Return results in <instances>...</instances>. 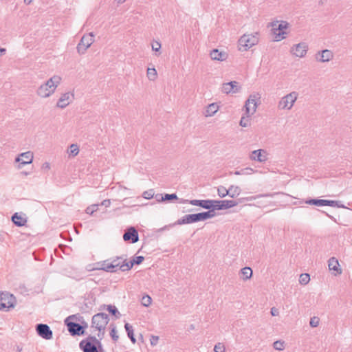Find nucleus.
Here are the masks:
<instances>
[{
	"label": "nucleus",
	"mask_w": 352,
	"mask_h": 352,
	"mask_svg": "<svg viewBox=\"0 0 352 352\" xmlns=\"http://www.w3.org/2000/svg\"><path fill=\"white\" fill-rule=\"evenodd\" d=\"M333 57V52L329 50H323L319 51L316 54V59L318 62L324 63L331 60Z\"/></svg>",
	"instance_id": "21"
},
{
	"label": "nucleus",
	"mask_w": 352,
	"mask_h": 352,
	"mask_svg": "<svg viewBox=\"0 0 352 352\" xmlns=\"http://www.w3.org/2000/svg\"><path fill=\"white\" fill-rule=\"evenodd\" d=\"M241 188L237 186L231 185L228 188V196L234 198L241 193Z\"/></svg>",
	"instance_id": "33"
},
{
	"label": "nucleus",
	"mask_w": 352,
	"mask_h": 352,
	"mask_svg": "<svg viewBox=\"0 0 352 352\" xmlns=\"http://www.w3.org/2000/svg\"><path fill=\"white\" fill-rule=\"evenodd\" d=\"M61 78L59 76H52L38 87L37 94L42 98L49 97L54 92Z\"/></svg>",
	"instance_id": "1"
},
{
	"label": "nucleus",
	"mask_w": 352,
	"mask_h": 352,
	"mask_svg": "<svg viewBox=\"0 0 352 352\" xmlns=\"http://www.w3.org/2000/svg\"><path fill=\"white\" fill-rule=\"evenodd\" d=\"M15 300L14 295L7 292H1L0 296V310H8L9 308L14 307Z\"/></svg>",
	"instance_id": "6"
},
{
	"label": "nucleus",
	"mask_w": 352,
	"mask_h": 352,
	"mask_svg": "<svg viewBox=\"0 0 352 352\" xmlns=\"http://www.w3.org/2000/svg\"><path fill=\"white\" fill-rule=\"evenodd\" d=\"M79 153V148L77 144H72L69 148V154L76 156Z\"/></svg>",
	"instance_id": "43"
},
{
	"label": "nucleus",
	"mask_w": 352,
	"mask_h": 352,
	"mask_svg": "<svg viewBox=\"0 0 352 352\" xmlns=\"http://www.w3.org/2000/svg\"><path fill=\"white\" fill-rule=\"evenodd\" d=\"M257 96L255 95H251L245 102V104L244 105V108L245 110V115L248 117H250L251 115H253L257 107V102H256Z\"/></svg>",
	"instance_id": "12"
},
{
	"label": "nucleus",
	"mask_w": 352,
	"mask_h": 352,
	"mask_svg": "<svg viewBox=\"0 0 352 352\" xmlns=\"http://www.w3.org/2000/svg\"><path fill=\"white\" fill-rule=\"evenodd\" d=\"M249 118L250 117H248L246 116V117L245 116H242V118H241V120H240V122H239V124L243 126V127H247L250 125V120H249Z\"/></svg>",
	"instance_id": "45"
},
{
	"label": "nucleus",
	"mask_w": 352,
	"mask_h": 352,
	"mask_svg": "<svg viewBox=\"0 0 352 352\" xmlns=\"http://www.w3.org/2000/svg\"><path fill=\"white\" fill-rule=\"evenodd\" d=\"M152 302L151 298L148 295L144 296L142 298L141 303L144 307H148Z\"/></svg>",
	"instance_id": "42"
},
{
	"label": "nucleus",
	"mask_w": 352,
	"mask_h": 352,
	"mask_svg": "<svg viewBox=\"0 0 352 352\" xmlns=\"http://www.w3.org/2000/svg\"><path fill=\"white\" fill-rule=\"evenodd\" d=\"M82 325H83V327H85V329L87 327V323L82 322Z\"/></svg>",
	"instance_id": "61"
},
{
	"label": "nucleus",
	"mask_w": 352,
	"mask_h": 352,
	"mask_svg": "<svg viewBox=\"0 0 352 352\" xmlns=\"http://www.w3.org/2000/svg\"><path fill=\"white\" fill-rule=\"evenodd\" d=\"M177 200H178L179 203H180V204H190V200H188V199H179V198Z\"/></svg>",
	"instance_id": "54"
},
{
	"label": "nucleus",
	"mask_w": 352,
	"mask_h": 352,
	"mask_svg": "<svg viewBox=\"0 0 352 352\" xmlns=\"http://www.w3.org/2000/svg\"><path fill=\"white\" fill-rule=\"evenodd\" d=\"M200 221L199 213L195 214H189L183 216L182 218L178 219L175 223H173L171 226H177V225H184V224H190L194 223Z\"/></svg>",
	"instance_id": "11"
},
{
	"label": "nucleus",
	"mask_w": 352,
	"mask_h": 352,
	"mask_svg": "<svg viewBox=\"0 0 352 352\" xmlns=\"http://www.w3.org/2000/svg\"><path fill=\"white\" fill-rule=\"evenodd\" d=\"M214 208V204H212V207L210 208H206L208 210V211L199 212V217L200 221H206L208 219L212 218L216 215L215 210L217 209H213Z\"/></svg>",
	"instance_id": "24"
},
{
	"label": "nucleus",
	"mask_w": 352,
	"mask_h": 352,
	"mask_svg": "<svg viewBox=\"0 0 352 352\" xmlns=\"http://www.w3.org/2000/svg\"><path fill=\"white\" fill-rule=\"evenodd\" d=\"M98 340L94 336H89L86 340L80 342V348L83 352H98L96 344Z\"/></svg>",
	"instance_id": "8"
},
{
	"label": "nucleus",
	"mask_w": 352,
	"mask_h": 352,
	"mask_svg": "<svg viewBox=\"0 0 352 352\" xmlns=\"http://www.w3.org/2000/svg\"><path fill=\"white\" fill-rule=\"evenodd\" d=\"M250 159L259 162H265L267 160V152L264 149L253 151L250 155Z\"/></svg>",
	"instance_id": "20"
},
{
	"label": "nucleus",
	"mask_w": 352,
	"mask_h": 352,
	"mask_svg": "<svg viewBox=\"0 0 352 352\" xmlns=\"http://www.w3.org/2000/svg\"><path fill=\"white\" fill-rule=\"evenodd\" d=\"M94 34L93 33H89V34L84 35L80 42L77 45V51L79 54H83L85 53L87 50L90 47V45L94 43Z\"/></svg>",
	"instance_id": "9"
},
{
	"label": "nucleus",
	"mask_w": 352,
	"mask_h": 352,
	"mask_svg": "<svg viewBox=\"0 0 352 352\" xmlns=\"http://www.w3.org/2000/svg\"><path fill=\"white\" fill-rule=\"evenodd\" d=\"M328 206L331 207H337L339 208H344L345 206L340 201L324 199V206Z\"/></svg>",
	"instance_id": "31"
},
{
	"label": "nucleus",
	"mask_w": 352,
	"mask_h": 352,
	"mask_svg": "<svg viewBox=\"0 0 352 352\" xmlns=\"http://www.w3.org/2000/svg\"><path fill=\"white\" fill-rule=\"evenodd\" d=\"M124 328L127 333L128 337L129 338L132 343L135 344L136 342V339L134 336L133 327L130 324L126 323L124 324Z\"/></svg>",
	"instance_id": "32"
},
{
	"label": "nucleus",
	"mask_w": 352,
	"mask_h": 352,
	"mask_svg": "<svg viewBox=\"0 0 352 352\" xmlns=\"http://www.w3.org/2000/svg\"><path fill=\"white\" fill-rule=\"evenodd\" d=\"M154 195V192L153 189H150L148 190L144 191L142 194V197L144 199H151Z\"/></svg>",
	"instance_id": "46"
},
{
	"label": "nucleus",
	"mask_w": 352,
	"mask_h": 352,
	"mask_svg": "<svg viewBox=\"0 0 352 352\" xmlns=\"http://www.w3.org/2000/svg\"><path fill=\"white\" fill-rule=\"evenodd\" d=\"M157 71L154 67L147 69V76L149 80H155L157 78Z\"/></svg>",
	"instance_id": "39"
},
{
	"label": "nucleus",
	"mask_w": 352,
	"mask_h": 352,
	"mask_svg": "<svg viewBox=\"0 0 352 352\" xmlns=\"http://www.w3.org/2000/svg\"><path fill=\"white\" fill-rule=\"evenodd\" d=\"M74 98V94L67 92L62 94L60 98L58 99L56 107L60 109H64L69 104L72 100Z\"/></svg>",
	"instance_id": "19"
},
{
	"label": "nucleus",
	"mask_w": 352,
	"mask_h": 352,
	"mask_svg": "<svg viewBox=\"0 0 352 352\" xmlns=\"http://www.w3.org/2000/svg\"><path fill=\"white\" fill-rule=\"evenodd\" d=\"M32 0H24V3L26 5H29L32 3Z\"/></svg>",
	"instance_id": "56"
},
{
	"label": "nucleus",
	"mask_w": 352,
	"mask_h": 352,
	"mask_svg": "<svg viewBox=\"0 0 352 352\" xmlns=\"http://www.w3.org/2000/svg\"><path fill=\"white\" fill-rule=\"evenodd\" d=\"M117 1L118 3H122L123 2L125 1V0H116Z\"/></svg>",
	"instance_id": "60"
},
{
	"label": "nucleus",
	"mask_w": 352,
	"mask_h": 352,
	"mask_svg": "<svg viewBox=\"0 0 352 352\" xmlns=\"http://www.w3.org/2000/svg\"><path fill=\"white\" fill-rule=\"evenodd\" d=\"M217 192H218V195L221 197V198H223L225 197L226 196L228 195V189H226L224 186H220L218 187L217 188Z\"/></svg>",
	"instance_id": "41"
},
{
	"label": "nucleus",
	"mask_w": 352,
	"mask_h": 352,
	"mask_svg": "<svg viewBox=\"0 0 352 352\" xmlns=\"http://www.w3.org/2000/svg\"><path fill=\"white\" fill-rule=\"evenodd\" d=\"M307 50V44L302 42L294 45L292 47L291 52L297 57L302 58L306 55Z\"/></svg>",
	"instance_id": "15"
},
{
	"label": "nucleus",
	"mask_w": 352,
	"mask_h": 352,
	"mask_svg": "<svg viewBox=\"0 0 352 352\" xmlns=\"http://www.w3.org/2000/svg\"><path fill=\"white\" fill-rule=\"evenodd\" d=\"M109 321L108 315L104 313H98L92 318V327L100 331L104 329Z\"/></svg>",
	"instance_id": "7"
},
{
	"label": "nucleus",
	"mask_w": 352,
	"mask_h": 352,
	"mask_svg": "<svg viewBox=\"0 0 352 352\" xmlns=\"http://www.w3.org/2000/svg\"><path fill=\"white\" fill-rule=\"evenodd\" d=\"M37 334L43 339L50 340L52 338L53 333L50 327L46 324H38L36 325Z\"/></svg>",
	"instance_id": "13"
},
{
	"label": "nucleus",
	"mask_w": 352,
	"mask_h": 352,
	"mask_svg": "<svg viewBox=\"0 0 352 352\" xmlns=\"http://www.w3.org/2000/svg\"><path fill=\"white\" fill-rule=\"evenodd\" d=\"M111 316H114L116 318H119L121 314L118 311L117 307L115 305H111Z\"/></svg>",
	"instance_id": "48"
},
{
	"label": "nucleus",
	"mask_w": 352,
	"mask_h": 352,
	"mask_svg": "<svg viewBox=\"0 0 352 352\" xmlns=\"http://www.w3.org/2000/svg\"><path fill=\"white\" fill-rule=\"evenodd\" d=\"M270 313H271L272 316H278L279 314L278 310L275 307H272L271 309Z\"/></svg>",
	"instance_id": "53"
},
{
	"label": "nucleus",
	"mask_w": 352,
	"mask_h": 352,
	"mask_svg": "<svg viewBox=\"0 0 352 352\" xmlns=\"http://www.w3.org/2000/svg\"><path fill=\"white\" fill-rule=\"evenodd\" d=\"M305 203L316 206H324V199H308L305 200Z\"/></svg>",
	"instance_id": "37"
},
{
	"label": "nucleus",
	"mask_w": 352,
	"mask_h": 352,
	"mask_svg": "<svg viewBox=\"0 0 352 352\" xmlns=\"http://www.w3.org/2000/svg\"><path fill=\"white\" fill-rule=\"evenodd\" d=\"M161 48V44L159 42H155L152 45V50L155 52H159Z\"/></svg>",
	"instance_id": "50"
},
{
	"label": "nucleus",
	"mask_w": 352,
	"mask_h": 352,
	"mask_svg": "<svg viewBox=\"0 0 352 352\" xmlns=\"http://www.w3.org/2000/svg\"><path fill=\"white\" fill-rule=\"evenodd\" d=\"M155 199L157 201H158V199H160V197H157V194L155 195Z\"/></svg>",
	"instance_id": "62"
},
{
	"label": "nucleus",
	"mask_w": 352,
	"mask_h": 352,
	"mask_svg": "<svg viewBox=\"0 0 352 352\" xmlns=\"http://www.w3.org/2000/svg\"><path fill=\"white\" fill-rule=\"evenodd\" d=\"M124 241L135 243L139 241V234L137 229L133 226L127 228L123 234Z\"/></svg>",
	"instance_id": "10"
},
{
	"label": "nucleus",
	"mask_w": 352,
	"mask_h": 352,
	"mask_svg": "<svg viewBox=\"0 0 352 352\" xmlns=\"http://www.w3.org/2000/svg\"><path fill=\"white\" fill-rule=\"evenodd\" d=\"M157 197H160V199H158V202L160 201H170L173 200H177L178 197L175 193L172 194H157Z\"/></svg>",
	"instance_id": "29"
},
{
	"label": "nucleus",
	"mask_w": 352,
	"mask_h": 352,
	"mask_svg": "<svg viewBox=\"0 0 352 352\" xmlns=\"http://www.w3.org/2000/svg\"><path fill=\"white\" fill-rule=\"evenodd\" d=\"M328 267L330 271H333L334 275H340L342 274V270L340 267L338 260L336 257H331L328 261Z\"/></svg>",
	"instance_id": "22"
},
{
	"label": "nucleus",
	"mask_w": 352,
	"mask_h": 352,
	"mask_svg": "<svg viewBox=\"0 0 352 352\" xmlns=\"http://www.w3.org/2000/svg\"><path fill=\"white\" fill-rule=\"evenodd\" d=\"M255 172V170L250 168V167H247V168H242L239 170H236L233 173V174L236 175H251L252 173H254ZM230 174H232V173H230Z\"/></svg>",
	"instance_id": "35"
},
{
	"label": "nucleus",
	"mask_w": 352,
	"mask_h": 352,
	"mask_svg": "<svg viewBox=\"0 0 352 352\" xmlns=\"http://www.w3.org/2000/svg\"><path fill=\"white\" fill-rule=\"evenodd\" d=\"M214 208L217 210L228 209L238 205L234 200H213Z\"/></svg>",
	"instance_id": "14"
},
{
	"label": "nucleus",
	"mask_w": 352,
	"mask_h": 352,
	"mask_svg": "<svg viewBox=\"0 0 352 352\" xmlns=\"http://www.w3.org/2000/svg\"><path fill=\"white\" fill-rule=\"evenodd\" d=\"M125 263H127L126 258H124L122 256L116 257V258L111 261V273L117 272L120 270L122 272L129 271V270H125L123 268L122 265Z\"/></svg>",
	"instance_id": "18"
},
{
	"label": "nucleus",
	"mask_w": 352,
	"mask_h": 352,
	"mask_svg": "<svg viewBox=\"0 0 352 352\" xmlns=\"http://www.w3.org/2000/svg\"><path fill=\"white\" fill-rule=\"evenodd\" d=\"M12 222L19 227L24 226L27 220L23 218L21 215H19L17 212L14 213L12 217Z\"/></svg>",
	"instance_id": "30"
},
{
	"label": "nucleus",
	"mask_w": 352,
	"mask_h": 352,
	"mask_svg": "<svg viewBox=\"0 0 352 352\" xmlns=\"http://www.w3.org/2000/svg\"><path fill=\"white\" fill-rule=\"evenodd\" d=\"M212 204H214L213 199H192L190 201V204L204 209L210 208Z\"/></svg>",
	"instance_id": "23"
},
{
	"label": "nucleus",
	"mask_w": 352,
	"mask_h": 352,
	"mask_svg": "<svg viewBox=\"0 0 352 352\" xmlns=\"http://www.w3.org/2000/svg\"><path fill=\"white\" fill-rule=\"evenodd\" d=\"M93 270H104L105 272H110V262L108 260H105L101 262H97L94 263V267Z\"/></svg>",
	"instance_id": "28"
},
{
	"label": "nucleus",
	"mask_w": 352,
	"mask_h": 352,
	"mask_svg": "<svg viewBox=\"0 0 352 352\" xmlns=\"http://www.w3.org/2000/svg\"><path fill=\"white\" fill-rule=\"evenodd\" d=\"M241 89V87L239 83L236 81H230L226 83H223L222 86V92L225 94H236L238 93Z\"/></svg>",
	"instance_id": "17"
},
{
	"label": "nucleus",
	"mask_w": 352,
	"mask_h": 352,
	"mask_svg": "<svg viewBox=\"0 0 352 352\" xmlns=\"http://www.w3.org/2000/svg\"><path fill=\"white\" fill-rule=\"evenodd\" d=\"M43 167H45V168H50V164L49 163H45L43 164Z\"/></svg>",
	"instance_id": "58"
},
{
	"label": "nucleus",
	"mask_w": 352,
	"mask_h": 352,
	"mask_svg": "<svg viewBox=\"0 0 352 352\" xmlns=\"http://www.w3.org/2000/svg\"><path fill=\"white\" fill-rule=\"evenodd\" d=\"M272 26V31L274 34V38L276 41H280L285 38L287 32L285 31L289 28V23L285 21H281L280 23L273 21L270 23Z\"/></svg>",
	"instance_id": "2"
},
{
	"label": "nucleus",
	"mask_w": 352,
	"mask_h": 352,
	"mask_svg": "<svg viewBox=\"0 0 352 352\" xmlns=\"http://www.w3.org/2000/svg\"><path fill=\"white\" fill-rule=\"evenodd\" d=\"M278 194H279V192H273V193L268 192V193H264V194H259V195H257L255 196L248 197L245 198V199L247 201H253V200H256V199H259L261 197H273L274 195H278Z\"/></svg>",
	"instance_id": "34"
},
{
	"label": "nucleus",
	"mask_w": 352,
	"mask_h": 352,
	"mask_svg": "<svg viewBox=\"0 0 352 352\" xmlns=\"http://www.w3.org/2000/svg\"><path fill=\"white\" fill-rule=\"evenodd\" d=\"M319 324V318L317 317H313L310 320L309 324L311 327H316Z\"/></svg>",
	"instance_id": "49"
},
{
	"label": "nucleus",
	"mask_w": 352,
	"mask_h": 352,
	"mask_svg": "<svg viewBox=\"0 0 352 352\" xmlns=\"http://www.w3.org/2000/svg\"><path fill=\"white\" fill-rule=\"evenodd\" d=\"M273 347L278 351H282L284 349V342H281L280 340L275 341L273 343Z\"/></svg>",
	"instance_id": "44"
},
{
	"label": "nucleus",
	"mask_w": 352,
	"mask_h": 352,
	"mask_svg": "<svg viewBox=\"0 0 352 352\" xmlns=\"http://www.w3.org/2000/svg\"><path fill=\"white\" fill-rule=\"evenodd\" d=\"M218 110V106L215 103L210 104L206 109V116H213Z\"/></svg>",
	"instance_id": "38"
},
{
	"label": "nucleus",
	"mask_w": 352,
	"mask_h": 352,
	"mask_svg": "<svg viewBox=\"0 0 352 352\" xmlns=\"http://www.w3.org/2000/svg\"><path fill=\"white\" fill-rule=\"evenodd\" d=\"M121 188V186H120V185H119L118 187H117V186H113V187H111V191H113V192H116V191H117V190H118L119 188Z\"/></svg>",
	"instance_id": "55"
},
{
	"label": "nucleus",
	"mask_w": 352,
	"mask_h": 352,
	"mask_svg": "<svg viewBox=\"0 0 352 352\" xmlns=\"http://www.w3.org/2000/svg\"><path fill=\"white\" fill-rule=\"evenodd\" d=\"M298 94L292 91L283 96L278 104V108L281 110H290L298 98Z\"/></svg>",
	"instance_id": "5"
},
{
	"label": "nucleus",
	"mask_w": 352,
	"mask_h": 352,
	"mask_svg": "<svg viewBox=\"0 0 352 352\" xmlns=\"http://www.w3.org/2000/svg\"><path fill=\"white\" fill-rule=\"evenodd\" d=\"M159 338L157 336H152L151 339V344L154 346L156 345L158 342Z\"/></svg>",
	"instance_id": "52"
},
{
	"label": "nucleus",
	"mask_w": 352,
	"mask_h": 352,
	"mask_svg": "<svg viewBox=\"0 0 352 352\" xmlns=\"http://www.w3.org/2000/svg\"><path fill=\"white\" fill-rule=\"evenodd\" d=\"M6 50L5 48H0V55L4 54Z\"/></svg>",
	"instance_id": "57"
},
{
	"label": "nucleus",
	"mask_w": 352,
	"mask_h": 352,
	"mask_svg": "<svg viewBox=\"0 0 352 352\" xmlns=\"http://www.w3.org/2000/svg\"><path fill=\"white\" fill-rule=\"evenodd\" d=\"M310 280V276L309 274H302L299 278V283L301 285H307Z\"/></svg>",
	"instance_id": "40"
},
{
	"label": "nucleus",
	"mask_w": 352,
	"mask_h": 352,
	"mask_svg": "<svg viewBox=\"0 0 352 352\" xmlns=\"http://www.w3.org/2000/svg\"><path fill=\"white\" fill-rule=\"evenodd\" d=\"M226 348L225 346L221 343H217L214 345V352H225Z\"/></svg>",
	"instance_id": "47"
},
{
	"label": "nucleus",
	"mask_w": 352,
	"mask_h": 352,
	"mask_svg": "<svg viewBox=\"0 0 352 352\" xmlns=\"http://www.w3.org/2000/svg\"><path fill=\"white\" fill-rule=\"evenodd\" d=\"M106 310L110 314V305H105Z\"/></svg>",
	"instance_id": "59"
},
{
	"label": "nucleus",
	"mask_w": 352,
	"mask_h": 352,
	"mask_svg": "<svg viewBox=\"0 0 352 352\" xmlns=\"http://www.w3.org/2000/svg\"><path fill=\"white\" fill-rule=\"evenodd\" d=\"M116 333V327H111V338L115 341L118 339V336Z\"/></svg>",
	"instance_id": "51"
},
{
	"label": "nucleus",
	"mask_w": 352,
	"mask_h": 352,
	"mask_svg": "<svg viewBox=\"0 0 352 352\" xmlns=\"http://www.w3.org/2000/svg\"><path fill=\"white\" fill-rule=\"evenodd\" d=\"M144 260V257L143 256H137L133 257L129 262L125 263L122 265V267L125 270H130L134 265H140Z\"/></svg>",
	"instance_id": "25"
},
{
	"label": "nucleus",
	"mask_w": 352,
	"mask_h": 352,
	"mask_svg": "<svg viewBox=\"0 0 352 352\" xmlns=\"http://www.w3.org/2000/svg\"><path fill=\"white\" fill-rule=\"evenodd\" d=\"M210 58L215 60H224L227 58V54L223 52H220L217 49L212 50L210 54Z\"/></svg>",
	"instance_id": "27"
},
{
	"label": "nucleus",
	"mask_w": 352,
	"mask_h": 352,
	"mask_svg": "<svg viewBox=\"0 0 352 352\" xmlns=\"http://www.w3.org/2000/svg\"><path fill=\"white\" fill-rule=\"evenodd\" d=\"M241 272L243 275V279L247 280L250 279L252 276V270L249 267H245L241 270Z\"/></svg>",
	"instance_id": "36"
},
{
	"label": "nucleus",
	"mask_w": 352,
	"mask_h": 352,
	"mask_svg": "<svg viewBox=\"0 0 352 352\" xmlns=\"http://www.w3.org/2000/svg\"><path fill=\"white\" fill-rule=\"evenodd\" d=\"M258 34H243L239 39V50L241 51H247L252 46L256 45L258 42Z\"/></svg>",
	"instance_id": "3"
},
{
	"label": "nucleus",
	"mask_w": 352,
	"mask_h": 352,
	"mask_svg": "<svg viewBox=\"0 0 352 352\" xmlns=\"http://www.w3.org/2000/svg\"><path fill=\"white\" fill-rule=\"evenodd\" d=\"M75 318L76 315L69 316L65 320V324L67 327L68 331L72 336H82L85 333V327L77 322L69 321L70 319H74Z\"/></svg>",
	"instance_id": "4"
},
{
	"label": "nucleus",
	"mask_w": 352,
	"mask_h": 352,
	"mask_svg": "<svg viewBox=\"0 0 352 352\" xmlns=\"http://www.w3.org/2000/svg\"><path fill=\"white\" fill-rule=\"evenodd\" d=\"M110 205V199L104 200L100 205L99 204H93L90 206H88L85 212L87 214H93L94 212H97L99 209V206H104L105 208L108 207Z\"/></svg>",
	"instance_id": "26"
},
{
	"label": "nucleus",
	"mask_w": 352,
	"mask_h": 352,
	"mask_svg": "<svg viewBox=\"0 0 352 352\" xmlns=\"http://www.w3.org/2000/svg\"><path fill=\"white\" fill-rule=\"evenodd\" d=\"M33 160V153L30 151L25 152L19 155L15 161L19 162V168H21L23 166L32 163Z\"/></svg>",
	"instance_id": "16"
}]
</instances>
